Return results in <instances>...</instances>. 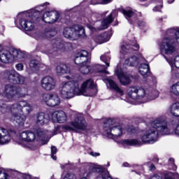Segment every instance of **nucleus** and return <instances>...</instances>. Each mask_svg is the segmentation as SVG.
Listing matches in <instances>:
<instances>
[{
	"instance_id": "nucleus-52",
	"label": "nucleus",
	"mask_w": 179,
	"mask_h": 179,
	"mask_svg": "<svg viewBox=\"0 0 179 179\" xmlns=\"http://www.w3.org/2000/svg\"><path fill=\"white\" fill-rule=\"evenodd\" d=\"M58 129H59V127H57V128L55 129V131H54V132H53V135H57V132H58Z\"/></svg>"
},
{
	"instance_id": "nucleus-21",
	"label": "nucleus",
	"mask_w": 179,
	"mask_h": 179,
	"mask_svg": "<svg viewBox=\"0 0 179 179\" xmlns=\"http://www.w3.org/2000/svg\"><path fill=\"white\" fill-rule=\"evenodd\" d=\"M12 139L10 133L6 129H2L0 128V145H6L9 143Z\"/></svg>"
},
{
	"instance_id": "nucleus-6",
	"label": "nucleus",
	"mask_w": 179,
	"mask_h": 179,
	"mask_svg": "<svg viewBox=\"0 0 179 179\" xmlns=\"http://www.w3.org/2000/svg\"><path fill=\"white\" fill-rule=\"evenodd\" d=\"M127 96L131 100H142L145 97H148V100H155L159 97V91L156 90H149L146 94L145 89L141 87H130L127 91Z\"/></svg>"
},
{
	"instance_id": "nucleus-38",
	"label": "nucleus",
	"mask_w": 179,
	"mask_h": 179,
	"mask_svg": "<svg viewBox=\"0 0 179 179\" xmlns=\"http://www.w3.org/2000/svg\"><path fill=\"white\" fill-rule=\"evenodd\" d=\"M122 13L127 20H129V18L132 17L133 16H135V13H134L132 10H122Z\"/></svg>"
},
{
	"instance_id": "nucleus-3",
	"label": "nucleus",
	"mask_w": 179,
	"mask_h": 179,
	"mask_svg": "<svg viewBox=\"0 0 179 179\" xmlns=\"http://www.w3.org/2000/svg\"><path fill=\"white\" fill-rule=\"evenodd\" d=\"M159 134L162 135H170L171 129L166 118L160 117L152 122V127L147 129L141 139L143 143H155L157 141Z\"/></svg>"
},
{
	"instance_id": "nucleus-24",
	"label": "nucleus",
	"mask_w": 179,
	"mask_h": 179,
	"mask_svg": "<svg viewBox=\"0 0 179 179\" xmlns=\"http://www.w3.org/2000/svg\"><path fill=\"white\" fill-rule=\"evenodd\" d=\"M106 80L109 85L110 90H114L116 93H118L120 96H124V90L118 87V85H117L114 80L111 78H106Z\"/></svg>"
},
{
	"instance_id": "nucleus-7",
	"label": "nucleus",
	"mask_w": 179,
	"mask_h": 179,
	"mask_svg": "<svg viewBox=\"0 0 179 179\" xmlns=\"http://www.w3.org/2000/svg\"><path fill=\"white\" fill-rule=\"evenodd\" d=\"M138 50H139V45L138 43H134L133 45L124 43L122 45L120 50L121 54L129 57L124 61L126 65H128L129 66H138V65H139V59L136 57V56L131 55V54H134L135 51Z\"/></svg>"
},
{
	"instance_id": "nucleus-22",
	"label": "nucleus",
	"mask_w": 179,
	"mask_h": 179,
	"mask_svg": "<svg viewBox=\"0 0 179 179\" xmlns=\"http://www.w3.org/2000/svg\"><path fill=\"white\" fill-rule=\"evenodd\" d=\"M19 24L22 29L25 30V31H31V30H34V23L24 18L20 20Z\"/></svg>"
},
{
	"instance_id": "nucleus-5",
	"label": "nucleus",
	"mask_w": 179,
	"mask_h": 179,
	"mask_svg": "<svg viewBox=\"0 0 179 179\" xmlns=\"http://www.w3.org/2000/svg\"><path fill=\"white\" fill-rule=\"evenodd\" d=\"M29 94V90L26 87H16L15 85L8 84L2 89V83H0V94H3L6 101H12L16 97H26Z\"/></svg>"
},
{
	"instance_id": "nucleus-17",
	"label": "nucleus",
	"mask_w": 179,
	"mask_h": 179,
	"mask_svg": "<svg viewBox=\"0 0 179 179\" xmlns=\"http://www.w3.org/2000/svg\"><path fill=\"white\" fill-rule=\"evenodd\" d=\"M115 75H117L118 80L123 86H127V85H129V83H131L132 76L131 75L124 73L122 69L117 68L115 70Z\"/></svg>"
},
{
	"instance_id": "nucleus-27",
	"label": "nucleus",
	"mask_w": 179,
	"mask_h": 179,
	"mask_svg": "<svg viewBox=\"0 0 179 179\" xmlns=\"http://www.w3.org/2000/svg\"><path fill=\"white\" fill-rule=\"evenodd\" d=\"M56 72L57 75H64L69 73V68L64 64H60L56 66Z\"/></svg>"
},
{
	"instance_id": "nucleus-37",
	"label": "nucleus",
	"mask_w": 179,
	"mask_h": 179,
	"mask_svg": "<svg viewBox=\"0 0 179 179\" xmlns=\"http://www.w3.org/2000/svg\"><path fill=\"white\" fill-rule=\"evenodd\" d=\"M40 66V62H38L36 59H32L29 62V67L30 69L35 72V71H37Z\"/></svg>"
},
{
	"instance_id": "nucleus-45",
	"label": "nucleus",
	"mask_w": 179,
	"mask_h": 179,
	"mask_svg": "<svg viewBox=\"0 0 179 179\" xmlns=\"http://www.w3.org/2000/svg\"><path fill=\"white\" fill-rule=\"evenodd\" d=\"M89 155H90V156H92L93 157H97L100 156V152H90Z\"/></svg>"
},
{
	"instance_id": "nucleus-4",
	"label": "nucleus",
	"mask_w": 179,
	"mask_h": 179,
	"mask_svg": "<svg viewBox=\"0 0 179 179\" xmlns=\"http://www.w3.org/2000/svg\"><path fill=\"white\" fill-rule=\"evenodd\" d=\"M104 128L105 135L110 139H113L117 143H122V145L127 146H141L142 145V142L137 139L117 140L120 139L124 134V129L120 125L113 126L112 119H108L104 122Z\"/></svg>"
},
{
	"instance_id": "nucleus-26",
	"label": "nucleus",
	"mask_w": 179,
	"mask_h": 179,
	"mask_svg": "<svg viewBox=\"0 0 179 179\" xmlns=\"http://www.w3.org/2000/svg\"><path fill=\"white\" fill-rule=\"evenodd\" d=\"M52 36V32H51V28L45 29L43 34H40L38 32L33 34L34 38L36 40H40L41 38H50Z\"/></svg>"
},
{
	"instance_id": "nucleus-11",
	"label": "nucleus",
	"mask_w": 179,
	"mask_h": 179,
	"mask_svg": "<svg viewBox=\"0 0 179 179\" xmlns=\"http://www.w3.org/2000/svg\"><path fill=\"white\" fill-rule=\"evenodd\" d=\"M62 128L64 131H75V129L86 131L87 123L82 115L78 114L74 117V120L70 122V125H64Z\"/></svg>"
},
{
	"instance_id": "nucleus-42",
	"label": "nucleus",
	"mask_w": 179,
	"mask_h": 179,
	"mask_svg": "<svg viewBox=\"0 0 179 179\" xmlns=\"http://www.w3.org/2000/svg\"><path fill=\"white\" fill-rule=\"evenodd\" d=\"M159 5L155 6L153 8L154 12H160V10H162V8H163V6L162 5V0H159Z\"/></svg>"
},
{
	"instance_id": "nucleus-2",
	"label": "nucleus",
	"mask_w": 179,
	"mask_h": 179,
	"mask_svg": "<svg viewBox=\"0 0 179 179\" xmlns=\"http://www.w3.org/2000/svg\"><path fill=\"white\" fill-rule=\"evenodd\" d=\"M1 113H11L10 121L15 125H23L26 122V115H29L33 111V106L26 101H20L10 106L0 103Z\"/></svg>"
},
{
	"instance_id": "nucleus-56",
	"label": "nucleus",
	"mask_w": 179,
	"mask_h": 179,
	"mask_svg": "<svg viewBox=\"0 0 179 179\" xmlns=\"http://www.w3.org/2000/svg\"><path fill=\"white\" fill-rule=\"evenodd\" d=\"M175 76H176L177 79H179V73H176Z\"/></svg>"
},
{
	"instance_id": "nucleus-10",
	"label": "nucleus",
	"mask_w": 179,
	"mask_h": 179,
	"mask_svg": "<svg viewBox=\"0 0 179 179\" xmlns=\"http://www.w3.org/2000/svg\"><path fill=\"white\" fill-rule=\"evenodd\" d=\"M159 48L164 58L177 52V47L171 38H164L159 44Z\"/></svg>"
},
{
	"instance_id": "nucleus-35",
	"label": "nucleus",
	"mask_w": 179,
	"mask_h": 179,
	"mask_svg": "<svg viewBox=\"0 0 179 179\" xmlns=\"http://www.w3.org/2000/svg\"><path fill=\"white\" fill-rule=\"evenodd\" d=\"M149 64H141L139 67V73L143 76H146L149 73Z\"/></svg>"
},
{
	"instance_id": "nucleus-29",
	"label": "nucleus",
	"mask_w": 179,
	"mask_h": 179,
	"mask_svg": "<svg viewBox=\"0 0 179 179\" xmlns=\"http://www.w3.org/2000/svg\"><path fill=\"white\" fill-rule=\"evenodd\" d=\"M110 40V36H108V34L104 32L101 34L100 36H96L94 41L98 44H103V43H107Z\"/></svg>"
},
{
	"instance_id": "nucleus-43",
	"label": "nucleus",
	"mask_w": 179,
	"mask_h": 179,
	"mask_svg": "<svg viewBox=\"0 0 179 179\" xmlns=\"http://www.w3.org/2000/svg\"><path fill=\"white\" fill-rule=\"evenodd\" d=\"M113 0H101L96 3H95L96 5L100 4V5H107V3H110V2H112Z\"/></svg>"
},
{
	"instance_id": "nucleus-47",
	"label": "nucleus",
	"mask_w": 179,
	"mask_h": 179,
	"mask_svg": "<svg viewBox=\"0 0 179 179\" xmlns=\"http://www.w3.org/2000/svg\"><path fill=\"white\" fill-rule=\"evenodd\" d=\"M22 178H24V179H31V176L30 174H28V173H24L22 175Z\"/></svg>"
},
{
	"instance_id": "nucleus-14",
	"label": "nucleus",
	"mask_w": 179,
	"mask_h": 179,
	"mask_svg": "<svg viewBox=\"0 0 179 179\" xmlns=\"http://www.w3.org/2000/svg\"><path fill=\"white\" fill-rule=\"evenodd\" d=\"M4 77L12 83L22 85L24 83V77L20 76L16 71L11 70L4 73Z\"/></svg>"
},
{
	"instance_id": "nucleus-20",
	"label": "nucleus",
	"mask_w": 179,
	"mask_h": 179,
	"mask_svg": "<svg viewBox=\"0 0 179 179\" xmlns=\"http://www.w3.org/2000/svg\"><path fill=\"white\" fill-rule=\"evenodd\" d=\"M74 62L76 65H83L87 64V51L82 50L76 55Z\"/></svg>"
},
{
	"instance_id": "nucleus-39",
	"label": "nucleus",
	"mask_w": 179,
	"mask_h": 179,
	"mask_svg": "<svg viewBox=\"0 0 179 179\" xmlns=\"http://www.w3.org/2000/svg\"><path fill=\"white\" fill-rule=\"evenodd\" d=\"M169 169L171 170H177V166L174 164V159L170 158L169 159Z\"/></svg>"
},
{
	"instance_id": "nucleus-40",
	"label": "nucleus",
	"mask_w": 179,
	"mask_h": 179,
	"mask_svg": "<svg viewBox=\"0 0 179 179\" xmlns=\"http://www.w3.org/2000/svg\"><path fill=\"white\" fill-rule=\"evenodd\" d=\"M57 154V147L52 146L51 147V157L53 159V160H57V156H55V155Z\"/></svg>"
},
{
	"instance_id": "nucleus-32",
	"label": "nucleus",
	"mask_w": 179,
	"mask_h": 179,
	"mask_svg": "<svg viewBox=\"0 0 179 179\" xmlns=\"http://www.w3.org/2000/svg\"><path fill=\"white\" fill-rule=\"evenodd\" d=\"M165 59L167 61L169 65H171V66L179 68V55L176 56L174 59H172L171 57L169 58L165 57Z\"/></svg>"
},
{
	"instance_id": "nucleus-9",
	"label": "nucleus",
	"mask_w": 179,
	"mask_h": 179,
	"mask_svg": "<svg viewBox=\"0 0 179 179\" xmlns=\"http://www.w3.org/2000/svg\"><path fill=\"white\" fill-rule=\"evenodd\" d=\"M63 36L65 38L75 41L85 36V29L80 25L66 27L63 30Z\"/></svg>"
},
{
	"instance_id": "nucleus-18",
	"label": "nucleus",
	"mask_w": 179,
	"mask_h": 179,
	"mask_svg": "<svg viewBox=\"0 0 179 179\" xmlns=\"http://www.w3.org/2000/svg\"><path fill=\"white\" fill-rule=\"evenodd\" d=\"M100 59L101 61L104 62V64H106L107 66L104 65H98V72H102L103 73H106V75H109L110 73L107 71V69L110 66V59H111L110 55L108 53H105L104 55L101 56Z\"/></svg>"
},
{
	"instance_id": "nucleus-48",
	"label": "nucleus",
	"mask_w": 179,
	"mask_h": 179,
	"mask_svg": "<svg viewBox=\"0 0 179 179\" xmlns=\"http://www.w3.org/2000/svg\"><path fill=\"white\" fill-rule=\"evenodd\" d=\"M175 134L176 135H177L178 136H179V123L177 124V126L176 127L175 129Z\"/></svg>"
},
{
	"instance_id": "nucleus-55",
	"label": "nucleus",
	"mask_w": 179,
	"mask_h": 179,
	"mask_svg": "<svg viewBox=\"0 0 179 179\" xmlns=\"http://www.w3.org/2000/svg\"><path fill=\"white\" fill-rule=\"evenodd\" d=\"M66 79H68L69 80H71V79H73V77H71L70 76H66Z\"/></svg>"
},
{
	"instance_id": "nucleus-33",
	"label": "nucleus",
	"mask_w": 179,
	"mask_h": 179,
	"mask_svg": "<svg viewBox=\"0 0 179 179\" xmlns=\"http://www.w3.org/2000/svg\"><path fill=\"white\" fill-rule=\"evenodd\" d=\"M48 122V119L45 117V114L44 113H41L36 115V124L38 125H44Z\"/></svg>"
},
{
	"instance_id": "nucleus-36",
	"label": "nucleus",
	"mask_w": 179,
	"mask_h": 179,
	"mask_svg": "<svg viewBox=\"0 0 179 179\" xmlns=\"http://www.w3.org/2000/svg\"><path fill=\"white\" fill-rule=\"evenodd\" d=\"M79 71L81 73H83V75H87V73H89V72H90V66H89L87 64V63H85L84 64H81L80 66H79Z\"/></svg>"
},
{
	"instance_id": "nucleus-50",
	"label": "nucleus",
	"mask_w": 179,
	"mask_h": 179,
	"mask_svg": "<svg viewBox=\"0 0 179 179\" xmlns=\"http://www.w3.org/2000/svg\"><path fill=\"white\" fill-rule=\"evenodd\" d=\"M150 179H162V178L158 175H155L151 177Z\"/></svg>"
},
{
	"instance_id": "nucleus-19",
	"label": "nucleus",
	"mask_w": 179,
	"mask_h": 179,
	"mask_svg": "<svg viewBox=\"0 0 179 179\" xmlns=\"http://www.w3.org/2000/svg\"><path fill=\"white\" fill-rule=\"evenodd\" d=\"M52 120L54 122H59V124H64V122H66V120H68V117L65 112L62 110H59V111H55L52 114Z\"/></svg>"
},
{
	"instance_id": "nucleus-13",
	"label": "nucleus",
	"mask_w": 179,
	"mask_h": 179,
	"mask_svg": "<svg viewBox=\"0 0 179 179\" xmlns=\"http://www.w3.org/2000/svg\"><path fill=\"white\" fill-rule=\"evenodd\" d=\"M72 48V43L58 39L53 42L52 51L46 52V54H52L55 51H69Z\"/></svg>"
},
{
	"instance_id": "nucleus-60",
	"label": "nucleus",
	"mask_w": 179,
	"mask_h": 179,
	"mask_svg": "<svg viewBox=\"0 0 179 179\" xmlns=\"http://www.w3.org/2000/svg\"><path fill=\"white\" fill-rule=\"evenodd\" d=\"M140 1H146V0H140Z\"/></svg>"
},
{
	"instance_id": "nucleus-49",
	"label": "nucleus",
	"mask_w": 179,
	"mask_h": 179,
	"mask_svg": "<svg viewBox=\"0 0 179 179\" xmlns=\"http://www.w3.org/2000/svg\"><path fill=\"white\" fill-rule=\"evenodd\" d=\"M149 170L150 171H155V170H156V166H155V164H151L150 166H149Z\"/></svg>"
},
{
	"instance_id": "nucleus-41",
	"label": "nucleus",
	"mask_w": 179,
	"mask_h": 179,
	"mask_svg": "<svg viewBox=\"0 0 179 179\" xmlns=\"http://www.w3.org/2000/svg\"><path fill=\"white\" fill-rule=\"evenodd\" d=\"M0 179H8L7 173L2 169H0Z\"/></svg>"
},
{
	"instance_id": "nucleus-34",
	"label": "nucleus",
	"mask_w": 179,
	"mask_h": 179,
	"mask_svg": "<svg viewBox=\"0 0 179 179\" xmlns=\"http://www.w3.org/2000/svg\"><path fill=\"white\" fill-rule=\"evenodd\" d=\"M169 92L173 96H179V81L174 83L169 87Z\"/></svg>"
},
{
	"instance_id": "nucleus-30",
	"label": "nucleus",
	"mask_w": 179,
	"mask_h": 179,
	"mask_svg": "<svg viewBox=\"0 0 179 179\" xmlns=\"http://www.w3.org/2000/svg\"><path fill=\"white\" fill-rule=\"evenodd\" d=\"M169 112L173 117H179V102H174L169 106Z\"/></svg>"
},
{
	"instance_id": "nucleus-46",
	"label": "nucleus",
	"mask_w": 179,
	"mask_h": 179,
	"mask_svg": "<svg viewBox=\"0 0 179 179\" xmlns=\"http://www.w3.org/2000/svg\"><path fill=\"white\" fill-rule=\"evenodd\" d=\"M16 68L17 69V71H23V64H18L16 65Z\"/></svg>"
},
{
	"instance_id": "nucleus-25",
	"label": "nucleus",
	"mask_w": 179,
	"mask_h": 179,
	"mask_svg": "<svg viewBox=\"0 0 179 179\" xmlns=\"http://www.w3.org/2000/svg\"><path fill=\"white\" fill-rule=\"evenodd\" d=\"M19 61L20 62H25L27 57L26 55L20 50L16 49L13 50V60Z\"/></svg>"
},
{
	"instance_id": "nucleus-15",
	"label": "nucleus",
	"mask_w": 179,
	"mask_h": 179,
	"mask_svg": "<svg viewBox=\"0 0 179 179\" xmlns=\"http://www.w3.org/2000/svg\"><path fill=\"white\" fill-rule=\"evenodd\" d=\"M41 86L43 90L51 92L57 87V82L51 76H45L41 80Z\"/></svg>"
},
{
	"instance_id": "nucleus-1",
	"label": "nucleus",
	"mask_w": 179,
	"mask_h": 179,
	"mask_svg": "<svg viewBox=\"0 0 179 179\" xmlns=\"http://www.w3.org/2000/svg\"><path fill=\"white\" fill-rule=\"evenodd\" d=\"M60 94L63 99H72L75 94L93 97L97 94V88H96L94 81L92 79L84 81L80 87H79V82L78 81H64L61 84Z\"/></svg>"
},
{
	"instance_id": "nucleus-54",
	"label": "nucleus",
	"mask_w": 179,
	"mask_h": 179,
	"mask_svg": "<svg viewBox=\"0 0 179 179\" xmlns=\"http://www.w3.org/2000/svg\"><path fill=\"white\" fill-rule=\"evenodd\" d=\"M123 166L124 167H129V164H128L127 162H124L123 163Z\"/></svg>"
},
{
	"instance_id": "nucleus-51",
	"label": "nucleus",
	"mask_w": 179,
	"mask_h": 179,
	"mask_svg": "<svg viewBox=\"0 0 179 179\" xmlns=\"http://www.w3.org/2000/svg\"><path fill=\"white\" fill-rule=\"evenodd\" d=\"M127 132H134V127H130L129 129H127Z\"/></svg>"
},
{
	"instance_id": "nucleus-16",
	"label": "nucleus",
	"mask_w": 179,
	"mask_h": 179,
	"mask_svg": "<svg viewBox=\"0 0 179 179\" xmlns=\"http://www.w3.org/2000/svg\"><path fill=\"white\" fill-rule=\"evenodd\" d=\"M59 19V13L57 11H48L43 14L42 20L45 23H55Z\"/></svg>"
},
{
	"instance_id": "nucleus-31",
	"label": "nucleus",
	"mask_w": 179,
	"mask_h": 179,
	"mask_svg": "<svg viewBox=\"0 0 179 179\" xmlns=\"http://www.w3.org/2000/svg\"><path fill=\"white\" fill-rule=\"evenodd\" d=\"M166 33L169 36H170V37H173V36H175L176 41L178 44H179V28H171L169 29Z\"/></svg>"
},
{
	"instance_id": "nucleus-12",
	"label": "nucleus",
	"mask_w": 179,
	"mask_h": 179,
	"mask_svg": "<svg viewBox=\"0 0 179 179\" xmlns=\"http://www.w3.org/2000/svg\"><path fill=\"white\" fill-rule=\"evenodd\" d=\"M41 100L49 107H55L61 104V99H59V96L57 94H43L41 96Z\"/></svg>"
},
{
	"instance_id": "nucleus-58",
	"label": "nucleus",
	"mask_w": 179,
	"mask_h": 179,
	"mask_svg": "<svg viewBox=\"0 0 179 179\" xmlns=\"http://www.w3.org/2000/svg\"><path fill=\"white\" fill-rule=\"evenodd\" d=\"M11 134H16L15 131H11Z\"/></svg>"
},
{
	"instance_id": "nucleus-44",
	"label": "nucleus",
	"mask_w": 179,
	"mask_h": 179,
	"mask_svg": "<svg viewBox=\"0 0 179 179\" xmlns=\"http://www.w3.org/2000/svg\"><path fill=\"white\" fill-rule=\"evenodd\" d=\"M64 179H76V176L73 173H67Z\"/></svg>"
},
{
	"instance_id": "nucleus-8",
	"label": "nucleus",
	"mask_w": 179,
	"mask_h": 179,
	"mask_svg": "<svg viewBox=\"0 0 179 179\" xmlns=\"http://www.w3.org/2000/svg\"><path fill=\"white\" fill-rule=\"evenodd\" d=\"M48 135H50L48 131L38 129L34 133L31 131H23L20 134V138L24 142H34L35 141L38 142L48 138Z\"/></svg>"
},
{
	"instance_id": "nucleus-28",
	"label": "nucleus",
	"mask_w": 179,
	"mask_h": 179,
	"mask_svg": "<svg viewBox=\"0 0 179 179\" xmlns=\"http://www.w3.org/2000/svg\"><path fill=\"white\" fill-rule=\"evenodd\" d=\"M117 13V11L113 12L110 15L105 18L101 23V30H104L108 27V24L113 22V15Z\"/></svg>"
},
{
	"instance_id": "nucleus-59",
	"label": "nucleus",
	"mask_w": 179,
	"mask_h": 179,
	"mask_svg": "<svg viewBox=\"0 0 179 179\" xmlns=\"http://www.w3.org/2000/svg\"><path fill=\"white\" fill-rule=\"evenodd\" d=\"M108 166H110V163L108 164Z\"/></svg>"
},
{
	"instance_id": "nucleus-23",
	"label": "nucleus",
	"mask_w": 179,
	"mask_h": 179,
	"mask_svg": "<svg viewBox=\"0 0 179 179\" xmlns=\"http://www.w3.org/2000/svg\"><path fill=\"white\" fill-rule=\"evenodd\" d=\"M13 61V53L8 51H0V62L9 64Z\"/></svg>"
},
{
	"instance_id": "nucleus-57",
	"label": "nucleus",
	"mask_w": 179,
	"mask_h": 179,
	"mask_svg": "<svg viewBox=\"0 0 179 179\" xmlns=\"http://www.w3.org/2000/svg\"><path fill=\"white\" fill-rule=\"evenodd\" d=\"M174 2V0H168V3H173Z\"/></svg>"
},
{
	"instance_id": "nucleus-53",
	"label": "nucleus",
	"mask_w": 179,
	"mask_h": 179,
	"mask_svg": "<svg viewBox=\"0 0 179 179\" xmlns=\"http://www.w3.org/2000/svg\"><path fill=\"white\" fill-rule=\"evenodd\" d=\"M153 162H155V163H159V158L157 157L154 158Z\"/></svg>"
}]
</instances>
